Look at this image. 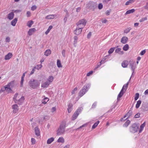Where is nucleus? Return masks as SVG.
<instances>
[{
  "instance_id": "obj_24",
  "label": "nucleus",
  "mask_w": 148,
  "mask_h": 148,
  "mask_svg": "<svg viewBox=\"0 0 148 148\" xmlns=\"http://www.w3.org/2000/svg\"><path fill=\"white\" fill-rule=\"evenodd\" d=\"M135 11V9H132L131 10H127L126 12L125 13V15L127 14H129L131 13H132L134 12Z\"/></svg>"
},
{
  "instance_id": "obj_32",
  "label": "nucleus",
  "mask_w": 148,
  "mask_h": 148,
  "mask_svg": "<svg viewBox=\"0 0 148 148\" xmlns=\"http://www.w3.org/2000/svg\"><path fill=\"white\" fill-rule=\"evenodd\" d=\"M145 125V122H144L143 124H141L140 126V129L139 130V132L140 133L143 130V128Z\"/></svg>"
},
{
  "instance_id": "obj_48",
  "label": "nucleus",
  "mask_w": 148,
  "mask_h": 148,
  "mask_svg": "<svg viewBox=\"0 0 148 148\" xmlns=\"http://www.w3.org/2000/svg\"><path fill=\"white\" fill-rule=\"evenodd\" d=\"M114 49V48H111L108 51V53L109 54H110L113 52Z\"/></svg>"
},
{
  "instance_id": "obj_22",
  "label": "nucleus",
  "mask_w": 148,
  "mask_h": 148,
  "mask_svg": "<svg viewBox=\"0 0 148 148\" xmlns=\"http://www.w3.org/2000/svg\"><path fill=\"white\" fill-rule=\"evenodd\" d=\"M121 49L120 48H117L115 50V52L119 54H123V51H121Z\"/></svg>"
},
{
  "instance_id": "obj_14",
  "label": "nucleus",
  "mask_w": 148,
  "mask_h": 148,
  "mask_svg": "<svg viewBox=\"0 0 148 148\" xmlns=\"http://www.w3.org/2000/svg\"><path fill=\"white\" fill-rule=\"evenodd\" d=\"M47 81L45 82H44L41 84V87L43 88H47L49 85L50 84Z\"/></svg>"
},
{
  "instance_id": "obj_41",
  "label": "nucleus",
  "mask_w": 148,
  "mask_h": 148,
  "mask_svg": "<svg viewBox=\"0 0 148 148\" xmlns=\"http://www.w3.org/2000/svg\"><path fill=\"white\" fill-rule=\"evenodd\" d=\"M69 16V13L67 11H66V14L64 18V21L65 23L66 22L67 20V17Z\"/></svg>"
},
{
  "instance_id": "obj_3",
  "label": "nucleus",
  "mask_w": 148,
  "mask_h": 148,
  "mask_svg": "<svg viewBox=\"0 0 148 148\" xmlns=\"http://www.w3.org/2000/svg\"><path fill=\"white\" fill-rule=\"evenodd\" d=\"M66 123L64 122H62L60 125L59 128L57 131V134L60 135L64 133L65 132V128L66 127Z\"/></svg>"
},
{
  "instance_id": "obj_39",
  "label": "nucleus",
  "mask_w": 148,
  "mask_h": 148,
  "mask_svg": "<svg viewBox=\"0 0 148 148\" xmlns=\"http://www.w3.org/2000/svg\"><path fill=\"white\" fill-rule=\"evenodd\" d=\"M135 1V0H129L127 1L125 3V5H128L130 4L133 3Z\"/></svg>"
},
{
  "instance_id": "obj_2",
  "label": "nucleus",
  "mask_w": 148,
  "mask_h": 148,
  "mask_svg": "<svg viewBox=\"0 0 148 148\" xmlns=\"http://www.w3.org/2000/svg\"><path fill=\"white\" fill-rule=\"evenodd\" d=\"M14 84V82L13 81L11 82L7 85L5 86L3 88H1V91H3L4 90H6V92L8 93L11 92L12 91L11 88L13 86Z\"/></svg>"
},
{
  "instance_id": "obj_40",
  "label": "nucleus",
  "mask_w": 148,
  "mask_h": 148,
  "mask_svg": "<svg viewBox=\"0 0 148 148\" xmlns=\"http://www.w3.org/2000/svg\"><path fill=\"white\" fill-rule=\"evenodd\" d=\"M141 103V101L140 100H138L137 101L136 106V108H138L139 107Z\"/></svg>"
},
{
  "instance_id": "obj_52",
  "label": "nucleus",
  "mask_w": 148,
  "mask_h": 148,
  "mask_svg": "<svg viewBox=\"0 0 148 148\" xmlns=\"http://www.w3.org/2000/svg\"><path fill=\"white\" fill-rule=\"evenodd\" d=\"M103 5L101 3H100L98 5V8L99 10L102 9L103 8Z\"/></svg>"
},
{
  "instance_id": "obj_49",
  "label": "nucleus",
  "mask_w": 148,
  "mask_h": 148,
  "mask_svg": "<svg viewBox=\"0 0 148 148\" xmlns=\"http://www.w3.org/2000/svg\"><path fill=\"white\" fill-rule=\"evenodd\" d=\"M147 17L143 18L139 20V21L140 22H143L147 20Z\"/></svg>"
},
{
  "instance_id": "obj_57",
  "label": "nucleus",
  "mask_w": 148,
  "mask_h": 148,
  "mask_svg": "<svg viewBox=\"0 0 148 148\" xmlns=\"http://www.w3.org/2000/svg\"><path fill=\"white\" fill-rule=\"evenodd\" d=\"M93 73V71H90L87 74V76H89L90 75Z\"/></svg>"
},
{
  "instance_id": "obj_46",
  "label": "nucleus",
  "mask_w": 148,
  "mask_h": 148,
  "mask_svg": "<svg viewBox=\"0 0 148 148\" xmlns=\"http://www.w3.org/2000/svg\"><path fill=\"white\" fill-rule=\"evenodd\" d=\"M131 28L130 27H129L124 30V33L126 34H127L130 31V30H131Z\"/></svg>"
},
{
  "instance_id": "obj_23",
  "label": "nucleus",
  "mask_w": 148,
  "mask_h": 148,
  "mask_svg": "<svg viewBox=\"0 0 148 148\" xmlns=\"http://www.w3.org/2000/svg\"><path fill=\"white\" fill-rule=\"evenodd\" d=\"M56 14H51L47 16L45 18L47 19H51L53 18L55 16H56Z\"/></svg>"
},
{
  "instance_id": "obj_45",
  "label": "nucleus",
  "mask_w": 148,
  "mask_h": 148,
  "mask_svg": "<svg viewBox=\"0 0 148 148\" xmlns=\"http://www.w3.org/2000/svg\"><path fill=\"white\" fill-rule=\"evenodd\" d=\"M42 65L41 64L37 65L36 66H35L34 68L38 70L39 69L42 67Z\"/></svg>"
},
{
  "instance_id": "obj_29",
  "label": "nucleus",
  "mask_w": 148,
  "mask_h": 148,
  "mask_svg": "<svg viewBox=\"0 0 148 148\" xmlns=\"http://www.w3.org/2000/svg\"><path fill=\"white\" fill-rule=\"evenodd\" d=\"M17 19L16 18H15L11 22V24L13 26H15L17 22Z\"/></svg>"
},
{
  "instance_id": "obj_43",
  "label": "nucleus",
  "mask_w": 148,
  "mask_h": 148,
  "mask_svg": "<svg viewBox=\"0 0 148 148\" xmlns=\"http://www.w3.org/2000/svg\"><path fill=\"white\" fill-rule=\"evenodd\" d=\"M99 123V121H97L95 123L93 126L92 127V129H95L98 125V124Z\"/></svg>"
},
{
  "instance_id": "obj_31",
  "label": "nucleus",
  "mask_w": 148,
  "mask_h": 148,
  "mask_svg": "<svg viewBox=\"0 0 148 148\" xmlns=\"http://www.w3.org/2000/svg\"><path fill=\"white\" fill-rule=\"evenodd\" d=\"M53 80V77L52 76H49L47 79V81L50 84L51 83Z\"/></svg>"
},
{
  "instance_id": "obj_56",
  "label": "nucleus",
  "mask_w": 148,
  "mask_h": 148,
  "mask_svg": "<svg viewBox=\"0 0 148 148\" xmlns=\"http://www.w3.org/2000/svg\"><path fill=\"white\" fill-rule=\"evenodd\" d=\"M62 56L64 57H65V51L64 50H63L62 52Z\"/></svg>"
},
{
  "instance_id": "obj_50",
  "label": "nucleus",
  "mask_w": 148,
  "mask_h": 148,
  "mask_svg": "<svg viewBox=\"0 0 148 148\" xmlns=\"http://www.w3.org/2000/svg\"><path fill=\"white\" fill-rule=\"evenodd\" d=\"M139 94L138 93H136L135 94V96L134 97V99L135 101H136L138 98L139 97Z\"/></svg>"
},
{
  "instance_id": "obj_21",
  "label": "nucleus",
  "mask_w": 148,
  "mask_h": 148,
  "mask_svg": "<svg viewBox=\"0 0 148 148\" xmlns=\"http://www.w3.org/2000/svg\"><path fill=\"white\" fill-rule=\"evenodd\" d=\"M14 14L13 12H11L8 14V18L10 20L12 19L14 16Z\"/></svg>"
},
{
  "instance_id": "obj_19",
  "label": "nucleus",
  "mask_w": 148,
  "mask_h": 148,
  "mask_svg": "<svg viewBox=\"0 0 148 148\" xmlns=\"http://www.w3.org/2000/svg\"><path fill=\"white\" fill-rule=\"evenodd\" d=\"M128 40V38L126 36L123 37L121 40V42L123 44H125L126 43Z\"/></svg>"
},
{
  "instance_id": "obj_15",
  "label": "nucleus",
  "mask_w": 148,
  "mask_h": 148,
  "mask_svg": "<svg viewBox=\"0 0 148 148\" xmlns=\"http://www.w3.org/2000/svg\"><path fill=\"white\" fill-rule=\"evenodd\" d=\"M18 106L17 104L13 105L12 106V108L13 109V112L15 113L18 110Z\"/></svg>"
},
{
  "instance_id": "obj_61",
  "label": "nucleus",
  "mask_w": 148,
  "mask_h": 148,
  "mask_svg": "<svg viewBox=\"0 0 148 148\" xmlns=\"http://www.w3.org/2000/svg\"><path fill=\"white\" fill-rule=\"evenodd\" d=\"M91 36V32H89V33L87 35V38H90V37Z\"/></svg>"
},
{
  "instance_id": "obj_59",
  "label": "nucleus",
  "mask_w": 148,
  "mask_h": 148,
  "mask_svg": "<svg viewBox=\"0 0 148 148\" xmlns=\"http://www.w3.org/2000/svg\"><path fill=\"white\" fill-rule=\"evenodd\" d=\"M146 51L145 50L142 51L140 53V55H143L145 53Z\"/></svg>"
},
{
  "instance_id": "obj_53",
  "label": "nucleus",
  "mask_w": 148,
  "mask_h": 148,
  "mask_svg": "<svg viewBox=\"0 0 148 148\" xmlns=\"http://www.w3.org/2000/svg\"><path fill=\"white\" fill-rule=\"evenodd\" d=\"M77 87H76L75 88H74L73 90L71 92L72 94L73 95L75 93V92H76L77 91Z\"/></svg>"
},
{
  "instance_id": "obj_55",
  "label": "nucleus",
  "mask_w": 148,
  "mask_h": 148,
  "mask_svg": "<svg viewBox=\"0 0 148 148\" xmlns=\"http://www.w3.org/2000/svg\"><path fill=\"white\" fill-rule=\"evenodd\" d=\"M36 140L34 138H32L31 139V142L32 144L34 145L35 144Z\"/></svg>"
},
{
  "instance_id": "obj_58",
  "label": "nucleus",
  "mask_w": 148,
  "mask_h": 148,
  "mask_svg": "<svg viewBox=\"0 0 148 148\" xmlns=\"http://www.w3.org/2000/svg\"><path fill=\"white\" fill-rule=\"evenodd\" d=\"M36 8V7L35 5L33 6L31 8V10L33 11L35 10Z\"/></svg>"
},
{
  "instance_id": "obj_34",
  "label": "nucleus",
  "mask_w": 148,
  "mask_h": 148,
  "mask_svg": "<svg viewBox=\"0 0 148 148\" xmlns=\"http://www.w3.org/2000/svg\"><path fill=\"white\" fill-rule=\"evenodd\" d=\"M57 142L58 143H64V140L63 137H60L58 140Z\"/></svg>"
},
{
  "instance_id": "obj_4",
  "label": "nucleus",
  "mask_w": 148,
  "mask_h": 148,
  "mask_svg": "<svg viewBox=\"0 0 148 148\" xmlns=\"http://www.w3.org/2000/svg\"><path fill=\"white\" fill-rule=\"evenodd\" d=\"M90 86V84H87L85 85L83 87L82 89L81 90L79 93V96L80 97L83 96L88 90Z\"/></svg>"
},
{
  "instance_id": "obj_1",
  "label": "nucleus",
  "mask_w": 148,
  "mask_h": 148,
  "mask_svg": "<svg viewBox=\"0 0 148 148\" xmlns=\"http://www.w3.org/2000/svg\"><path fill=\"white\" fill-rule=\"evenodd\" d=\"M30 88L33 89L37 88L40 86V82L38 80L33 78L31 79L28 82Z\"/></svg>"
},
{
  "instance_id": "obj_11",
  "label": "nucleus",
  "mask_w": 148,
  "mask_h": 148,
  "mask_svg": "<svg viewBox=\"0 0 148 148\" xmlns=\"http://www.w3.org/2000/svg\"><path fill=\"white\" fill-rule=\"evenodd\" d=\"M81 27H79L78 28V26H77L76 29L74 31V33L76 35H79L82 32V29Z\"/></svg>"
},
{
  "instance_id": "obj_5",
  "label": "nucleus",
  "mask_w": 148,
  "mask_h": 148,
  "mask_svg": "<svg viewBox=\"0 0 148 148\" xmlns=\"http://www.w3.org/2000/svg\"><path fill=\"white\" fill-rule=\"evenodd\" d=\"M97 5L96 3L90 1L86 4V6L88 9L94 10L97 8Z\"/></svg>"
},
{
  "instance_id": "obj_54",
  "label": "nucleus",
  "mask_w": 148,
  "mask_h": 148,
  "mask_svg": "<svg viewBox=\"0 0 148 148\" xmlns=\"http://www.w3.org/2000/svg\"><path fill=\"white\" fill-rule=\"evenodd\" d=\"M140 113H138L136 114L134 116V118H139L140 116Z\"/></svg>"
},
{
  "instance_id": "obj_9",
  "label": "nucleus",
  "mask_w": 148,
  "mask_h": 148,
  "mask_svg": "<svg viewBox=\"0 0 148 148\" xmlns=\"http://www.w3.org/2000/svg\"><path fill=\"white\" fill-rule=\"evenodd\" d=\"M132 110H131V108H130V110L124 116V117L121 119V121H124L126 120V119L128 118V117H129L130 116H131L132 114Z\"/></svg>"
},
{
  "instance_id": "obj_20",
  "label": "nucleus",
  "mask_w": 148,
  "mask_h": 148,
  "mask_svg": "<svg viewBox=\"0 0 148 148\" xmlns=\"http://www.w3.org/2000/svg\"><path fill=\"white\" fill-rule=\"evenodd\" d=\"M27 73V72H25L24 73L21 77V86L22 87L23 86V83L24 81V78L25 76V74Z\"/></svg>"
},
{
  "instance_id": "obj_47",
  "label": "nucleus",
  "mask_w": 148,
  "mask_h": 148,
  "mask_svg": "<svg viewBox=\"0 0 148 148\" xmlns=\"http://www.w3.org/2000/svg\"><path fill=\"white\" fill-rule=\"evenodd\" d=\"M78 39V38L77 36H75L74 37V45L75 46V44H76L77 42V40Z\"/></svg>"
},
{
  "instance_id": "obj_28",
  "label": "nucleus",
  "mask_w": 148,
  "mask_h": 148,
  "mask_svg": "<svg viewBox=\"0 0 148 148\" xmlns=\"http://www.w3.org/2000/svg\"><path fill=\"white\" fill-rule=\"evenodd\" d=\"M51 51L50 49H47L46 50L45 52V55L46 56H48L51 54Z\"/></svg>"
},
{
  "instance_id": "obj_33",
  "label": "nucleus",
  "mask_w": 148,
  "mask_h": 148,
  "mask_svg": "<svg viewBox=\"0 0 148 148\" xmlns=\"http://www.w3.org/2000/svg\"><path fill=\"white\" fill-rule=\"evenodd\" d=\"M54 140V138H51L48 139L47 141V144H51L52 142H53Z\"/></svg>"
},
{
  "instance_id": "obj_10",
  "label": "nucleus",
  "mask_w": 148,
  "mask_h": 148,
  "mask_svg": "<svg viewBox=\"0 0 148 148\" xmlns=\"http://www.w3.org/2000/svg\"><path fill=\"white\" fill-rule=\"evenodd\" d=\"M130 66L131 67V69L132 71V75L131 77L133 75V73H134L135 71V69L136 68V66H135V62L133 61L130 62Z\"/></svg>"
},
{
  "instance_id": "obj_18",
  "label": "nucleus",
  "mask_w": 148,
  "mask_h": 148,
  "mask_svg": "<svg viewBox=\"0 0 148 148\" xmlns=\"http://www.w3.org/2000/svg\"><path fill=\"white\" fill-rule=\"evenodd\" d=\"M12 54L11 53H9L5 56V59L6 60H9L12 56Z\"/></svg>"
},
{
  "instance_id": "obj_36",
  "label": "nucleus",
  "mask_w": 148,
  "mask_h": 148,
  "mask_svg": "<svg viewBox=\"0 0 148 148\" xmlns=\"http://www.w3.org/2000/svg\"><path fill=\"white\" fill-rule=\"evenodd\" d=\"M130 121L129 120H127L126 122L123 125L124 127H127L129 125L130 123Z\"/></svg>"
},
{
  "instance_id": "obj_27",
  "label": "nucleus",
  "mask_w": 148,
  "mask_h": 148,
  "mask_svg": "<svg viewBox=\"0 0 148 148\" xmlns=\"http://www.w3.org/2000/svg\"><path fill=\"white\" fill-rule=\"evenodd\" d=\"M128 65V62L126 61H123L122 63V66L124 68L127 67Z\"/></svg>"
},
{
  "instance_id": "obj_12",
  "label": "nucleus",
  "mask_w": 148,
  "mask_h": 148,
  "mask_svg": "<svg viewBox=\"0 0 148 148\" xmlns=\"http://www.w3.org/2000/svg\"><path fill=\"white\" fill-rule=\"evenodd\" d=\"M142 109L144 111L148 110V103H143L142 106Z\"/></svg>"
},
{
  "instance_id": "obj_51",
  "label": "nucleus",
  "mask_w": 148,
  "mask_h": 148,
  "mask_svg": "<svg viewBox=\"0 0 148 148\" xmlns=\"http://www.w3.org/2000/svg\"><path fill=\"white\" fill-rule=\"evenodd\" d=\"M18 95V93H16L15 94V95L14 96V97H13V100L15 102V101H16V99H17L18 98H17V96Z\"/></svg>"
},
{
  "instance_id": "obj_64",
  "label": "nucleus",
  "mask_w": 148,
  "mask_h": 148,
  "mask_svg": "<svg viewBox=\"0 0 148 148\" xmlns=\"http://www.w3.org/2000/svg\"><path fill=\"white\" fill-rule=\"evenodd\" d=\"M144 8L145 9L148 10V3H147L146 5L144 6Z\"/></svg>"
},
{
  "instance_id": "obj_35",
  "label": "nucleus",
  "mask_w": 148,
  "mask_h": 148,
  "mask_svg": "<svg viewBox=\"0 0 148 148\" xmlns=\"http://www.w3.org/2000/svg\"><path fill=\"white\" fill-rule=\"evenodd\" d=\"M34 22L32 21H29L27 23V25L29 27H30L33 24Z\"/></svg>"
},
{
  "instance_id": "obj_60",
  "label": "nucleus",
  "mask_w": 148,
  "mask_h": 148,
  "mask_svg": "<svg viewBox=\"0 0 148 148\" xmlns=\"http://www.w3.org/2000/svg\"><path fill=\"white\" fill-rule=\"evenodd\" d=\"M10 41V38L9 37H7L6 38L5 41L6 42H9Z\"/></svg>"
},
{
  "instance_id": "obj_16",
  "label": "nucleus",
  "mask_w": 148,
  "mask_h": 148,
  "mask_svg": "<svg viewBox=\"0 0 148 148\" xmlns=\"http://www.w3.org/2000/svg\"><path fill=\"white\" fill-rule=\"evenodd\" d=\"M36 31V29L35 28L30 29L28 32V34L29 36H31Z\"/></svg>"
},
{
  "instance_id": "obj_17",
  "label": "nucleus",
  "mask_w": 148,
  "mask_h": 148,
  "mask_svg": "<svg viewBox=\"0 0 148 148\" xmlns=\"http://www.w3.org/2000/svg\"><path fill=\"white\" fill-rule=\"evenodd\" d=\"M131 78V77L130 78L129 82L126 84L124 85L123 86V87L121 89V90H122L123 91H124V92H125L127 87L129 83V82L130 81Z\"/></svg>"
},
{
  "instance_id": "obj_6",
  "label": "nucleus",
  "mask_w": 148,
  "mask_h": 148,
  "mask_svg": "<svg viewBox=\"0 0 148 148\" xmlns=\"http://www.w3.org/2000/svg\"><path fill=\"white\" fill-rule=\"evenodd\" d=\"M138 128V126L136 123H134L130 127V132L132 133H134L136 132Z\"/></svg>"
},
{
  "instance_id": "obj_25",
  "label": "nucleus",
  "mask_w": 148,
  "mask_h": 148,
  "mask_svg": "<svg viewBox=\"0 0 148 148\" xmlns=\"http://www.w3.org/2000/svg\"><path fill=\"white\" fill-rule=\"evenodd\" d=\"M125 92L124 91H123L122 90H121L120 92L118 95L117 97V100H119V98H121L122 96L123 95L124 93Z\"/></svg>"
},
{
  "instance_id": "obj_62",
  "label": "nucleus",
  "mask_w": 148,
  "mask_h": 148,
  "mask_svg": "<svg viewBox=\"0 0 148 148\" xmlns=\"http://www.w3.org/2000/svg\"><path fill=\"white\" fill-rule=\"evenodd\" d=\"M31 12L29 11H27V16L28 17H29L30 16Z\"/></svg>"
},
{
  "instance_id": "obj_26",
  "label": "nucleus",
  "mask_w": 148,
  "mask_h": 148,
  "mask_svg": "<svg viewBox=\"0 0 148 148\" xmlns=\"http://www.w3.org/2000/svg\"><path fill=\"white\" fill-rule=\"evenodd\" d=\"M73 105L71 103H69L68 106V111L69 113H70L72 110Z\"/></svg>"
},
{
  "instance_id": "obj_13",
  "label": "nucleus",
  "mask_w": 148,
  "mask_h": 148,
  "mask_svg": "<svg viewBox=\"0 0 148 148\" xmlns=\"http://www.w3.org/2000/svg\"><path fill=\"white\" fill-rule=\"evenodd\" d=\"M24 100V97H22L20 99H18L15 101V102L19 104H21L23 102Z\"/></svg>"
},
{
  "instance_id": "obj_42",
  "label": "nucleus",
  "mask_w": 148,
  "mask_h": 148,
  "mask_svg": "<svg viewBox=\"0 0 148 148\" xmlns=\"http://www.w3.org/2000/svg\"><path fill=\"white\" fill-rule=\"evenodd\" d=\"M52 26L51 25L47 29V30L45 32V34H47L50 32V30L52 29Z\"/></svg>"
},
{
  "instance_id": "obj_30",
  "label": "nucleus",
  "mask_w": 148,
  "mask_h": 148,
  "mask_svg": "<svg viewBox=\"0 0 148 148\" xmlns=\"http://www.w3.org/2000/svg\"><path fill=\"white\" fill-rule=\"evenodd\" d=\"M35 134L37 136H39L40 135L39 130L37 127H35Z\"/></svg>"
},
{
  "instance_id": "obj_7",
  "label": "nucleus",
  "mask_w": 148,
  "mask_h": 148,
  "mask_svg": "<svg viewBox=\"0 0 148 148\" xmlns=\"http://www.w3.org/2000/svg\"><path fill=\"white\" fill-rule=\"evenodd\" d=\"M86 22L87 21L85 19H81L77 23V26H78V28H79L80 27L83 28L86 25Z\"/></svg>"
},
{
  "instance_id": "obj_37",
  "label": "nucleus",
  "mask_w": 148,
  "mask_h": 148,
  "mask_svg": "<svg viewBox=\"0 0 148 148\" xmlns=\"http://www.w3.org/2000/svg\"><path fill=\"white\" fill-rule=\"evenodd\" d=\"M49 100V99L47 98L46 97L43 99V100L42 101V103L44 104H45L47 103V101Z\"/></svg>"
},
{
  "instance_id": "obj_44",
  "label": "nucleus",
  "mask_w": 148,
  "mask_h": 148,
  "mask_svg": "<svg viewBox=\"0 0 148 148\" xmlns=\"http://www.w3.org/2000/svg\"><path fill=\"white\" fill-rule=\"evenodd\" d=\"M129 49V45L128 44H126L124 46L123 48V49L125 51H127Z\"/></svg>"
},
{
  "instance_id": "obj_38",
  "label": "nucleus",
  "mask_w": 148,
  "mask_h": 148,
  "mask_svg": "<svg viewBox=\"0 0 148 148\" xmlns=\"http://www.w3.org/2000/svg\"><path fill=\"white\" fill-rule=\"evenodd\" d=\"M57 64L58 67V68H60L62 67V66L61 64L60 61L59 60H57Z\"/></svg>"
},
{
  "instance_id": "obj_63",
  "label": "nucleus",
  "mask_w": 148,
  "mask_h": 148,
  "mask_svg": "<svg viewBox=\"0 0 148 148\" xmlns=\"http://www.w3.org/2000/svg\"><path fill=\"white\" fill-rule=\"evenodd\" d=\"M56 108L55 107H53L51 110V112H52L56 111Z\"/></svg>"
},
{
  "instance_id": "obj_8",
  "label": "nucleus",
  "mask_w": 148,
  "mask_h": 148,
  "mask_svg": "<svg viewBox=\"0 0 148 148\" xmlns=\"http://www.w3.org/2000/svg\"><path fill=\"white\" fill-rule=\"evenodd\" d=\"M82 108H78L73 114L72 118V120H74L77 117L79 114L81 112Z\"/></svg>"
}]
</instances>
